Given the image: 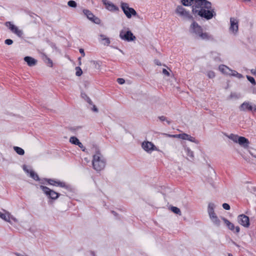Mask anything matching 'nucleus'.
Returning a JSON list of instances; mask_svg holds the SVG:
<instances>
[{"mask_svg":"<svg viewBox=\"0 0 256 256\" xmlns=\"http://www.w3.org/2000/svg\"><path fill=\"white\" fill-rule=\"evenodd\" d=\"M40 188L42 192L51 199L56 200L60 196L58 193L50 189L46 186H40Z\"/></svg>","mask_w":256,"mask_h":256,"instance_id":"nucleus-6","label":"nucleus"},{"mask_svg":"<svg viewBox=\"0 0 256 256\" xmlns=\"http://www.w3.org/2000/svg\"><path fill=\"white\" fill-rule=\"evenodd\" d=\"M6 26L8 28L10 31L18 36V37H22L23 32L22 30L18 29V27L14 25L12 22H6Z\"/></svg>","mask_w":256,"mask_h":256,"instance_id":"nucleus-8","label":"nucleus"},{"mask_svg":"<svg viewBox=\"0 0 256 256\" xmlns=\"http://www.w3.org/2000/svg\"><path fill=\"white\" fill-rule=\"evenodd\" d=\"M92 110H93L94 112H98V109L96 107V106L94 104H92Z\"/></svg>","mask_w":256,"mask_h":256,"instance_id":"nucleus-44","label":"nucleus"},{"mask_svg":"<svg viewBox=\"0 0 256 256\" xmlns=\"http://www.w3.org/2000/svg\"><path fill=\"white\" fill-rule=\"evenodd\" d=\"M4 212H6L5 214H2V213L0 212V218H2V220H4L10 223H11V222L10 221V214L8 212H6L5 210H4Z\"/></svg>","mask_w":256,"mask_h":256,"instance_id":"nucleus-22","label":"nucleus"},{"mask_svg":"<svg viewBox=\"0 0 256 256\" xmlns=\"http://www.w3.org/2000/svg\"><path fill=\"white\" fill-rule=\"evenodd\" d=\"M250 154L254 158H256V155L254 154H253L250 152Z\"/></svg>","mask_w":256,"mask_h":256,"instance_id":"nucleus-54","label":"nucleus"},{"mask_svg":"<svg viewBox=\"0 0 256 256\" xmlns=\"http://www.w3.org/2000/svg\"><path fill=\"white\" fill-rule=\"evenodd\" d=\"M120 50L121 52L123 53L122 50Z\"/></svg>","mask_w":256,"mask_h":256,"instance_id":"nucleus-60","label":"nucleus"},{"mask_svg":"<svg viewBox=\"0 0 256 256\" xmlns=\"http://www.w3.org/2000/svg\"><path fill=\"white\" fill-rule=\"evenodd\" d=\"M219 70L222 73L228 75H229L230 72L231 71V69H230L228 66L224 64H222L219 66Z\"/></svg>","mask_w":256,"mask_h":256,"instance_id":"nucleus-21","label":"nucleus"},{"mask_svg":"<svg viewBox=\"0 0 256 256\" xmlns=\"http://www.w3.org/2000/svg\"><path fill=\"white\" fill-rule=\"evenodd\" d=\"M112 212L113 214H116V213L114 212V211H112Z\"/></svg>","mask_w":256,"mask_h":256,"instance_id":"nucleus-61","label":"nucleus"},{"mask_svg":"<svg viewBox=\"0 0 256 256\" xmlns=\"http://www.w3.org/2000/svg\"><path fill=\"white\" fill-rule=\"evenodd\" d=\"M48 182V184L52 186H58L61 188H66L67 186H66V184L64 182H61L60 181H56L52 179H48L47 180Z\"/></svg>","mask_w":256,"mask_h":256,"instance_id":"nucleus-17","label":"nucleus"},{"mask_svg":"<svg viewBox=\"0 0 256 256\" xmlns=\"http://www.w3.org/2000/svg\"><path fill=\"white\" fill-rule=\"evenodd\" d=\"M250 72L252 74L256 76V69H255V68L252 69L250 70Z\"/></svg>","mask_w":256,"mask_h":256,"instance_id":"nucleus-50","label":"nucleus"},{"mask_svg":"<svg viewBox=\"0 0 256 256\" xmlns=\"http://www.w3.org/2000/svg\"><path fill=\"white\" fill-rule=\"evenodd\" d=\"M238 220L240 224L244 227L248 228L250 226L249 218L244 214L238 216Z\"/></svg>","mask_w":256,"mask_h":256,"instance_id":"nucleus-11","label":"nucleus"},{"mask_svg":"<svg viewBox=\"0 0 256 256\" xmlns=\"http://www.w3.org/2000/svg\"><path fill=\"white\" fill-rule=\"evenodd\" d=\"M94 150L92 160L93 168L96 171H100L105 167L106 160L98 148H95Z\"/></svg>","mask_w":256,"mask_h":256,"instance_id":"nucleus-3","label":"nucleus"},{"mask_svg":"<svg viewBox=\"0 0 256 256\" xmlns=\"http://www.w3.org/2000/svg\"><path fill=\"white\" fill-rule=\"evenodd\" d=\"M185 151L186 153V155L190 158V159L193 160L194 156V152L188 148H185Z\"/></svg>","mask_w":256,"mask_h":256,"instance_id":"nucleus-26","label":"nucleus"},{"mask_svg":"<svg viewBox=\"0 0 256 256\" xmlns=\"http://www.w3.org/2000/svg\"><path fill=\"white\" fill-rule=\"evenodd\" d=\"M170 209H171V210L174 214H178L180 216L182 214L180 210L178 208L176 207V206H172Z\"/></svg>","mask_w":256,"mask_h":256,"instance_id":"nucleus-32","label":"nucleus"},{"mask_svg":"<svg viewBox=\"0 0 256 256\" xmlns=\"http://www.w3.org/2000/svg\"><path fill=\"white\" fill-rule=\"evenodd\" d=\"M210 220L215 225L217 226H219L220 225V222L218 218V216L214 217V218H211Z\"/></svg>","mask_w":256,"mask_h":256,"instance_id":"nucleus-33","label":"nucleus"},{"mask_svg":"<svg viewBox=\"0 0 256 256\" xmlns=\"http://www.w3.org/2000/svg\"><path fill=\"white\" fill-rule=\"evenodd\" d=\"M158 118L161 121L166 120V116H160L158 117Z\"/></svg>","mask_w":256,"mask_h":256,"instance_id":"nucleus-47","label":"nucleus"},{"mask_svg":"<svg viewBox=\"0 0 256 256\" xmlns=\"http://www.w3.org/2000/svg\"><path fill=\"white\" fill-rule=\"evenodd\" d=\"M121 8L124 14L128 18H130L132 15L136 16L137 14L136 11L133 8H130L126 3L122 2Z\"/></svg>","mask_w":256,"mask_h":256,"instance_id":"nucleus-5","label":"nucleus"},{"mask_svg":"<svg viewBox=\"0 0 256 256\" xmlns=\"http://www.w3.org/2000/svg\"><path fill=\"white\" fill-rule=\"evenodd\" d=\"M16 254L17 256H24V255L20 254H19V253H16Z\"/></svg>","mask_w":256,"mask_h":256,"instance_id":"nucleus-52","label":"nucleus"},{"mask_svg":"<svg viewBox=\"0 0 256 256\" xmlns=\"http://www.w3.org/2000/svg\"><path fill=\"white\" fill-rule=\"evenodd\" d=\"M230 76H236L238 78H243V76L240 74L238 73L236 71L231 70L229 74Z\"/></svg>","mask_w":256,"mask_h":256,"instance_id":"nucleus-25","label":"nucleus"},{"mask_svg":"<svg viewBox=\"0 0 256 256\" xmlns=\"http://www.w3.org/2000/svg\"><path fill=\"white\" fill-rule=\"evenodd\" d=\"M166 121V122L168 123V124H170V121L168 120H167Z\"/></svg>","mask_w":256,"mask_h":256,"instance_id":"nucleus-56","label":"nucleus"},{"mask_svg":"<svg viewBox=\"0 0 256 256\" xmlns=\"http://www.w3.org/2000/svg\"><path fill=\"white\" fill-rule=\"evenodd\" d=\"M178 138H180L182 140H188L189 141L194 142L196 144L198 143V142L197 140H196L194 137L192 136H191L188 134L183 133L182 134H178Z\"/></svg>","mask_w":256,"mask_h":256,"instance_id":"nucleus-16","label":"nucleus"},{"mask_svg":"<svg viewBox=\"0 0 256 256\" xmlns=\"http://www.w3.org/2000/svg\"><path fill=\"white\" fill-rule=\"evenodd\" d=\"M29 174L30 176L34 180H39L40 179L38 175L34 171H33L32 170H30Z\"/></svg>","mask_w":256,"mask_h":256,"instance_id":"nucleus-27","label":"nucleus"},{"mask_svg":"<svg viewBox=\"0 0 256 256\" xmlns=\"http://www.w3.org/2000/svg\"><path fill=\"white\" fill-rule=\"evenodd\" d=\"M238 142L240 146L244 148H247L250 144L248 140L244 136H240L238 139Z\"/></svg>","mask_w":256,"mask_h":256,"instance_id":"nucleus-19","label":"nucleus"},{"mask_svg":"<svg viewBox=\"0 0 256 256\" xmlns=\"http://www.w3.org/2000/svg\"><path fill=\"white\" fill-rule=\"evenodd\" d=\"M215 206L214 203H210L208 205V212L210 219L217 216L214 211Z\"/></svg>","mask_w":256,"mask_h":256,"instance_id":"nucleus-18","label":"nucleus"},{"mask_svg":"<svg viewBox=\"0 0 256 256\" xmlns=\"http://www.w3.org/2000/svg\"><path fill=\"white\" fill-rule=\"evenodd\" d=\"M254 110L256 111V105H254Z\"/></svg>","mask_w":256,"mask_h":256,"instance_id":"nucleus-58","label":"nucleus"},{"mask_svg":"<svg viewBox=\"0 0 256 256\" xmlns=\"http://www.w3.org/2000/svg\"><path fill=\"white\" fill-rule=\"evenodd\" d=\"M102 2L104 4L106 8L108 10L110 11H112V12L118 10V6H115L112 2H108L106 0H102Z\"/></svg>","mask_w":256,"mask_h":256,"instance_id":"nucleus-13","label":"nucleus"},{"mask_svg":"<svg viewBox=\"0 0 256 256\" xmlns=\"http://www.w3.org/2000/svg\"><path fill=\"white\" fill-rule=\"evenodd\" d=\"M232 242L234 244L236 245V246L239 247V246L238 244H236L234 242L232 241Z\"/></svg>","mask_w":256,"mask_h":256,"instance_id":"nucleus-51","label":"nucleus"},{"mask_svg":"<svg viewBox=\"0 0 256 256\" xmlns=\"http://www.w3.org/2000/svg\"><path fill=\"white\" fill-rule=\"evenodd\" d=\"M24 60L26 62L28 65L30 66H32L36 65L37 60L34 58L26 56L24 58Z\"/></svg>","mask_w":256,"mask_h":256,"instance_id":"nucleus-20","label":"nucleus"},{"mask_svg":"<svg viewBox=\"0 0 256 256\" xmlns=\"http://www.w3.org/2000/svg\"><path fill=\"white\" fill-rule=\"evenodd\" d=\"M228 256H233L231 254H228Z\"/></svg>","mask_w":256,"mask_h":256,"instance_id":"nucleus-59","label":"nucleus"},{"mask_svg":"<svg viewBox=\"0 0 256 256\" xmlns=\"http://www.w3.org/2000/svg\"><path fill=\"white\" fill-rule=\"evenodd\" d=\"M14 150L16 152L20 155L22 156L24 154V150L18 146H14Z\"/></svg>","mask_w":256,"mask_h":256,"instance_id":"nucleus-28","label":"nucleus"},{"mask_svg":"<svg viewBox=\"0 0 256 256\" xmlns=\"http://www.w3.org/2000/svg\"><path fill=\"white\" fill-rule=\"evenodd\" d=\"M43 60L44 61L45 63L50 67H52L53 66V63L52 60L48 58L46 54H43L42 55Z\"/></svg>","mask_w":256,"mask_h":256,"instance_id":"nucleus-23","label":"nucleus"},{"mask_svg":"<svg viewBox=\"0 0 256 256\" xmlns=\"http://www.w3.org/2000/svg\"><path fill=\"white\" fill-rule=\"evenodd\" d=\"M162 73H163L164 74L166 75V76H170V73H169V72H168L166 69H164H164H163V70H162Z\"/></svg>","mask_w":256,"mask_h":256,"instance_id":"nucleus-45","label":"nucleus"},{"mask_svg":"<svg viewBox=\"0 0 256 256\" xmlns=\"http://www.w3.org/2000/svg\"><path fill=\"white\" fill-rule=\"evenodd\" d=\"M190 32L192 34L203 40H213V36L208 32H203L202 28L196 22H193L190 28Z\"/></svg>","mask_w":256,"mask_h":256,"instance_id":"nucleus-2","label":"nucleus"},{"mask_svg":"<svg viewBox=\"0 0 256 256\" xmlns=\"http://www.w3.org/2000/svg\"><path fill=\"white\" fill-rule=\"evenodd\" d=\"M80 52L82 54V56L84 57V56H85V53H84V49L82 48H80Z\"/></svg>","mask_w":256,"mask_h":256,"instance_id":"nucleus-48","label":"nucleus"},{"mask_svg":"<svg viewBox=\"0 0 256 256\" xmlns=\"http://www.w3.org/2000/svg\"><path fill=\"white\" fill-rule=\"evenodd\" d=\"M208 76L210 78H212L215 76V74L212 71H209L207 74Z\"/></svg>","mask_w":256,"mask_h":256,"instance_id":"nucleus-37","label":"nucleus"},{"mask_svg":"<svg viewBox=\"0 0 256 256\" xmlns=\"http://www.w3.org/2000/svg\"><path fill=\"white\" fill-rule=\"evenodd\" d=\"M4 43L8 45H10L12 44L13 41L11 39H6L5 40Z\"/></svg>","mask_w":256,"mask_h":256,"instance_id":"nucleus-39","label":"nucleus"},{"mask_svg":"<svg viewBox=\"0 0 256 256\" xmlns=\"http://www.w3.org/2000/svg\"><path fill=\"white\" fill-rule=\"evenodd\" d=\"M156 64L157 65H160V62L159 63V62H158V60L156 62Z\"/></svg>","mask_w":256,"mask_h":256,"instance_id":"nucleus-55","label":"nucleus"},{"mask_svg":"<svg viewBox=\"0 0 256 256\" xmlns=\"http://www.w3.org/2000/svg\"><path fill=\"white\" fill-rule=\"evenodd\" d=\"M222 207L224 209L226 210H229L230 209V205L226 203L223 204Z\"/></svg>","mask_w":256,"mask_h":256,"instance_id":"nucleus-40","label":"nucleus"},{"mask_svg":"<svg viewBox=\"0 0 256 256\" xmlns=\"http://www.w3.org/2000/svg\"><path fill=\"white\" fill-rule=\"evenodd\" d=\"M77 146H78L80 148H81L82 149V150L84 152L85 151V148L84 146L82 145V143L80 142L78 143V144H77Z\"/></svg>","mask_w":256,"mask_h":256,"instance_id":"nucleus-42","label":"nucleus"},{"mask_svg":"<svg viewBox=\"0 0 256 256\" xmlns=\"http://www.w3.org/2000/svg\"><path fill=\"white\" fill-rule=\"evenodd\" d=\"M240 136L238 135H236L234 134H230L228 136V138L234 141V142H238V139Z\"/></svg>","mask_w":256,"mask_h":256,"instance_id":"nucleus-29","label":"nucleus"},{"mask_svg":"<svg viewBox=\"0 0 256 256\" xmlns=\"http://www.w3.org/2000/svg\"><path fill=\"white\" fill-rule=\"evenodd\" d=\"M90 253H91L92 255L93 256H96L95 253L94 252H91Z\"/></svg>","mask_w":256,"mask_h":256,"instance_id":"nucleus-53","label":"nucleus"},{"mask_svg":"<svg viewBox=\"0 0 256 256\" xmlns=\"http://www.w3.org/2000/svg\"><path fill=\"white\" fill-rule=\"evenodd\" d=\"M254 106H253L250 102H243L239 107L240 111H252L254 110Z\"/></svg>","mask_w":256,"mask_h":256,"instance_id":"nucleus-15","label":"nucleus"},{"mask_svg":"<svg viewBox=\"0 0 256 256\" xmlns=\"http://www.w3.org/2000/svg\"><path fill=\"white\" fill-rule=\"evenodd\" d=\"M244 2H250V0H242Z\"/></svg>","mask_w":256,"mask_h":256,"instance_id":"nucleus-57","label":"nucleus"},{"mask_svg":"<svg viewBox=\"0 0 256 256\" xmlns=\"http://www.w3.org/2000/svg\"><path fill=\"white\" fill-rule=\"evenodd\" d=\"M222 220H224V222L228 229L237 234L240 232V228L239 226H234L233 224L231 223L226 218H222Z\"/></svg>","mask_w":256,"mask_h":256,"instance_id":"nucleus-12","label":"nucleus"},{"mask_svg":"<svg viewBox=\"0 0 256 256\" xmlns=\"http://www.w3.org/2000/svg\"><path fill=\"white\" fill-rule=\"evenodd\" d=\"M84 14L87 16L88 18L94 22L96 24H98L100 20L97 18H95L94 16L88 10H84Z\"/></svg>","mask_w":256,"mask_h":256,"instance_id":"nucleus-14","label":"nucleus"},{"mask_svg":"<svg viewBox=\"0 0 256 256\" xmlns=\"http://www.w3.org/2000/svg\"><path fill=\"white\" fill-rule=\"evenodd\" d=\"M82 97L84 98L90 104H92V102L90 98L85 94V93H82L81 94Z\"/></svg>","mask_w":256,"mask_h":256,"instance_id":"nucleus-30","label":"nucleus"},{"mask_svg":"<svg viewBox=\"0 0 256 256\" xmlns=\"http://www.w3.org/2000/svg\"><path fill=\"white\" fill-rule=\"evenodd\" d=\"M76 76H80L82 74V70H81V68L80 67L77 66V67H76Z\"/></svg>","mask_w":256,"mask_h":256,"instance_id":"nucleus-35","label":"nucleus"},{"mask_svg":"<svg viewBox=\"0 0 256 256\" xmlns=\"http://www.w3.org/2000/svg\"><path fill=\"white\" fill-rule=\"evenodd\" d=\"M184 6H192V13L195 16H200L210 20L216 16L212 3L207 0H182Z\"/></svg>","mask_w":256,"mask_h":256,"instance_id":"nucleus-1","label":"nucleus"},{"mask_svg":"<svg viewBox=\"0 0 256 256\" xmlns=\"http://www.w3.org/2000/svg\"><path fill=\"white\" fill-rule=\"evenodd\" d=\"M208 170L212 176H214L215 175V172L212 168L209 167Z\"/></svg>","mask_w":256,"mask_h":256,"instance_id":"nucleus-38","label":"nucleus"},{"mask_svg":"<svg viewBox=\"0 0 256 256\" xmlns=\"http://www.w3.org/2000/svg\"><path fill=\"white\" fill-rule=\"evenodd\" d=\"M164 134L168 137H170V138H178V134Z\"/></svg>","mask_w":256,"mask_h":256,"instance_id":"nucleus-43","label":"nucleus"},{"mask_svg":"<svg viewBox=\"0 0 256 256\" xmlns=\"http://www.w3.org/2000/svg\"><path fill=\"white\" fill-rule=\"evenodd\" d=\"M70 142L72 144L77 145L78 143L80 142V140L76 136H72L70 138Z\"/></svg>","mask_w":256,"mask_h":256,"instance_id":"nucleus-31","label":"nucleus"},{"mask_svg":"<svg viewBox=\"0 0 256 256\" xmlns=\"http://www.w3.org/2000/svg\"><path fill=\"white\" fill-rule=\"evenodd\" d=\"M117 82L119 84H122L124 83L125 80L124 79H123L122 78H118L117 79Z\"/></svg>","mask_w":256,"mask_h":256,"instance_id":"nucleus-41","label":"nucleus"},{"mask_svg":"<svg viewBox=\"0 0 256 256\" xmlns=\"http://www.w3.org/2000/svg\"><path fill=\"white\" fill-rule=\"evenodd\" d=\"M120 37L122 40L128 42L133 41L136 39V36L130 30L126 32L124 30H122L120 33Z\"/></svg>","mask_w":256,"mask_h":256,"instance_id":"nucleus-7","label":"nucleus"},{"mask_svg":"<svg viewBox=\"0 0 256 256\" xmlns=\"http://www.w3.org/2000/svg\"><path fill=\"white\" fill-rule=\"evenodd\" d=\"M142 148L148 152H151L156 149V146L152 142L144 141L142 144Z\"/></svg>","mask_w":256,"mask_h":256,"instance_id":"nucleus-10","label":"nucleus"},{"mask_svg":"<svg viewBox=\"0 0 256 256\" xmlns=\"http://www.w3.org/2000/svg\"><path fill=\"white\" fill-rule=\"evenodd\" d=\"M100 37L102 38V44L105 46H108L110 42V40L104 34H100Z\"/></svg>","mask_w":256,"mask_h":256,"instance_id":"nucleus-24","label":"nucleus"},{"mask_svg":"<svg viewBox=\"0 0 256 256\" xmlns=\"http://www.w3.org/2000/svg\"><path fill=\"white\" fill-rule=\"evenodd\" d=\"M176 12L184 19L188 20H193L194 19L193 16L190 14L189 12L186 11V9L181 6H177Z\"/></svg>","mask_w":256,"mask_h":256,"instance_id":"nucleus-4","label":"nucleus"},{"mask_svg":"<svg viewBox=\"0 0 256 256\" xmlns=\"http://www.w3.org/2000/svg\"><path fill=\"white\" fill-rule=\"evenodd\" d=\"M10 220H12L16 222H18V220L16 218H14L12 216L10 215Z\"/></svg>","mask_w":256,"mask_h":256,"instance_id":"nucleus-49","label":"nucleus"},{"mask_svg":"<svg viewBox=\"0 0 256 256\" xmlns=\"http://www.w3.org/2000/svg\"><path fill=\"white\" fill-rule=\"evenodd\" d=\"M230 31L232 32L234 34H236L238 30V20L234 18H230Z\"/></svg>","mask_w":256,"mask_h":256,"instance_id":"nucleus-9","label":"nucleus"},{"mask_svg":"<svg viewBox=\"0 0 256 256\" xmlns=\"http://www.w3.org/2000/svg\"><path fill=\"white\" fill-rule=\"evenodd\" d=\"M68 4L70 7L72 8H76L77 6L76 2L72 0L68 1Z\"/></svg>","mask_w":256,"mask_h":256,"instance_id":"nucleus-34","label":"nucleus"},{"mask_svg":"<svg viewBox=\"0 0 256 256\" xmlns=\"http://www.w3.org/2000/svg\"><path fill=\"white\" fill-rule=\"evenodd\" d=\"M246 78L253 85H255L256 84V81L253 77L246 76Z\"/></svg>","mask_w":256,"mask_h":256,"instance_id":"nucleus-36","label":"nucleus"},{"mask_svg":"<svg viewBox=\"0 0 256 256\" xmlns=\"http://www.w3.org/2000/svg\"><path fill=\"white\" fill-rule=\"evenodd\" d=\"M23 169L26 173L29 174L30 170H29L27 168V167L26 165L23 166Z\"/></svg>","mask_w":256,"mask_h":256,"instance_id":"nucleus-46","label":"nucleus"}]
</instances>
